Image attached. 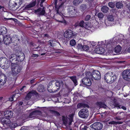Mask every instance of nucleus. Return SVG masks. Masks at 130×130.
Masks as SVG:
<instances>
[{"mask_svg": "<svg viewBox=\"0 0 130 130\" xmlns=\"http://www.w3.org/2000/svg\"><path fill=\"white\" fill-rule=\"evenodd\" d=\"M79 25L80 26L82 27H84L86 28V23H85L83 21H81L79 23Z\"/></svg>", "mask_w": 130, "mask_h": 130, "instance_id": "nucleus-30", "label": "nucleus"}, {"mask_svg": "<svg viewBox=\"0 0 130 130\" xmlns=\"http://www.w3.org/2000/svg\"><path fill=\"white\" fill-rule=\"evenodd\" d=\"M9 58L10 59H12V60L15 59L16 60H19L22 61V60H23L24 59V55L22 56H20L16 55L13 54H11L9 57Z\"/></svg>", "mask_w": 130, "mask_h": 130, "instance_id": "nucleus-10", "label": "nucleus"}, {"mask_svg": "<svg viewBox=\"0 0 130 130\" xmlns=\"http://www.w3.org/2000/svg\"><path fill=\"white\" fill-rule=\"evenodd\" d=\"M70 44L72 46H74L76 44V42L74 40H72L70 42Z\"/></svg>", "mask_w": 130, "mask_h": 130, "instance_id": "nucleus-38", "label": "nucleus"}, {"mask_svg": "<svg viewBox=\"0 0 130 130\" xmlns=\"http://www.w3.org/2000/svg\"><path fill=\"white\" fill-rule=\"evenodd\" d=\"M90 79L91 78H89V77H88L86 76V77L82 79L81 82L84 85L88 86H90L91 84Z\"/></svg>", "mask_w": 130, "mask_h": 130, "instance_id": "nucleus-11", "label": "nucleus"}, {"mask_svg": "<svg viewBox=\"0 0 130 130\" xmlns=\"http://www.w3.org/2000/svg\"><path fill=\"white\" fill-rule=\"evenodd\" d=\"M55 112H56V113H57V115H60L59 114V113H58V112H57V111H55Z\"/></svg>", "mask_w": 130, "mask_h": 130, "instance_id": "nucleus-62", "label": "nucleus"}, {"mask_svg": "<svg viewBox=\"0 0 130 130\" xmlns=\"http://www.w3.org/2000/svg\"><path fill=\"white\" fill-rule=\"evenodd\" d=\"M98 16L100 19H102L104 17L103 14L101 13H99L98 14Z\"/></svg>", "mask_w": 130, "mask_h": 130, "instance_id": "nucleus-42", "label": "nucleus"}, {"mask_svg": "<svg viewBox=\"0 0 130 130\" xmlns=\"http://www.w3.org/2000/svg\"><path fill=\"white\" fill-rule=\"evenodd\" d=\"M98 43H101V44H99L101 45H102L103 44V42L102 41H101V42H99Z\"/></svg>", "mask_w": 130, "mask_h": 130, "instance_id": "nucleus-59", "label": "nucleus"}, {"mask_svg": "<svg viewBox=\"0 0 130 130\" xmlns=\"http://www.w3.org/2000/svg\"><path fill=\"white\" fill-rule=\"evenodd\" d=\"M127 51L129 52H130V47H129L127 49Z\"/></svg>", "mask_w": 130, "mask_h": 130, "instance_id": "nucleus-58", "label": "nucleus"}, {"mask_svg": "<svg viewBox=\"0 0 130 130\" xmlns=\"http://www.w3.org/2000/svg\"><path fill=\"white\" fill-rule=\"evenodd\" d=\"M105 24L107 26H109L111 25L109 23H108L107 22V21H105Z\"/></svg>", "mask_w": 130, "mask_h": 130, "instance_id": "nucleus-47", "label": "nucleus"}, {"mask_svg": "<svg viewBox=\"0 0 130 130\" xmlns=\"http://www.w3.org/2000/svg\"><path fill=\"white\" fill-rule=\"evenodd\" d=\"M0 9H2V10L3 11H5V9L2 6L0 5Z\"/></svg>", "mask_w": 130, "mask_h": 130, "instance_id": "nucleus-50", "label": "nucleus"}, {"mask_svg": "<svg viewBox=\"0 0 130 130\" xmlns=\"http://www.w3.org/2000/svg\"><path fill=\"white\" fill-rule=\"evenodd\" d=\"M83 1V0H74L73 2V4L75 5H77L81 3Z\"/></svg>", "mask_w": 130, "mask_h": 130, "instance_id": "nucleus-29", "label": "nucleus"}, {"mask_svg": "<svg viewBox=\"0 0 130 130\" xmlns=\"http://www.w3.org/2000/svg\"><path fill=\"white\" fill-rule=\"evenodd\" d=\"M109 6L111 8H113L115 6V4L112 2H110L108 3Z\"/></svg>", "mask_w": 130, "mask_h": 130, "instance_id": "nucleus-40", "label": "nucleus"}, {"mask_svg": "<svg viewBox=\"0 0 130 130\" xmlns=\"http://www.w3.org/2000/svg\"><path fill=\"white\" fill-rule=\"evenodd\" d=\"M25 87V86H23L22 88L20 89V91H22L23 89Z\"/></svg>", "mask_w": 130, "mask_h": 130, "instance_id": "nucleus-55", "label": "nucleus"}, {"mask_svg": "<svg viewBox=\"0 0 130 130\" xmlns=\"http://www.w3.org/2000/svg\"><path fill=\"white\" fill-rule=\"evenodd\" d=\"M90 127L96 130H100L103 127V124L99 122L94 123L90 125Z\"/></svg>", "mask_w": 130, "mask_h": 130, "instance_id": "nucleus-9", "label": "nucleus"}, {"mask_svg": "<svg viewBox=\"0 0 130 130\" xmlns=\"http://www.w3.org/2000/svg\"><path fill=\"white\" fill-rule=\"evenodd\" d=\"M72 32V31L71 30L68 29L66 31V32Z\"/></svg>", "mask_w": 130, "mask_h": 130, "instance_id": "nucleus-49", "label": "nucleus"}, {"mask_svg": "<svg viewBox=\"0 0 130 130\" xmlns=\"http://www.w3.org/2000/svg\"><path fill=\"white\" fill-rule=\"evenodd\" d=\"M55 84L56 86L58 87V88H57V89H58L59 88V87L60 86V84L59 82L56 81L55 83Z\"/></svg>", "mask_w": 130, "mask_h": 130, "instance_id": "nucleus-45", "label": "nucleus"}, {"mask_svg": "<svg viewBox=\"0 0 130 130\" xmlns=\"http://www.w3.org/2000/svg\"><path fill=\"white\" fill-rule=\"evenodd\" d=\"M116 119L118 120H121L122 119V118H120L119 117H117L115 118Z\"/></svg>", "mask_w": 130, "mask_h": 130, "instance_id": "nucleus-48", "label": "nucleus"}, {"mask_svg": "<svg viewBox=\"0 0 130 130\" xmlns=\"http://www.w3.org/2000/svg\"><path fill=\"white\" fill-rule=\"evenodd\" d=\"M107 20L108 21L112 22L114 19L113 16L111 15H107Z\"/></svg>", "mask_w": 130, "mask_h": 130, "instance_id": "nucleus-27", "label": "nucleus"}, {"mask_svg": "<svg viewBox=\"0 0 130 130\" xmlns=\"http://www.w3.org/2000/svg\"><path fill=\"white\" fill-rule=\"evenodd\" d=\"M36 2H33L30 3L29 4L27 5L25 7V9L26 10L28 9L29 8L33 7L35 6L36 5Z\"/></svg>", "mask_w": 130, "mask_h": 130, "instance_id": "nucleus-19", "label": "nucleus"}, {"mask_svg": "<svg viewBox=\"0 0 130 130\" xmlns=\"http://www.w3.org/2000/svg\"><path fill=\"white\" fill-rule=\"evenodd\" d=\"M116 6L118 8H121L123 7V4L119 2L116 3Z\"/></svg>", "mask_w": 130, "mask_h": 130, "instance_id": "nucleus-32", "label": "nucleus"}, {"mask_svg": "<svg viewBox=\"0 0 130 130\" xmlns=\"http://www.w3.org/2000/svg\"><path fill=\"white\" fill-rule=\"evenodd\" d=\"M85 75L87 77H89L92 80H99L101 77L100 73L98 71H94L91 73L87 71L86 72Z\"/></svg>", "mask_w": 130, "mask_h": 130, "instance_id": "nucleus-1", "label": "nucleus"}, {"mask_svg": "<svg viewBox=\"0 0 130 130\" xmlns=\"http://www.w3.org/2000/svg\"><path fill=\"white\" fill-rule=\"evenodd\" d=\"M82 130H86V129L85 128H82Z\"/></svg>", "mask_w": 130, "mask_h": 130, "instance_id": "nucleus-64", "label": "nucleus"}, {"mask_svg": "<svg viewBox=\"0 0 130 130\" xmlns=\"http://www.w3.org/2000/svg\"><path fill=\"white\" fill-rule=\"evenodd\" d=\"M115 105L116 106L118 107V109L121 108L125 110L126 109V108L125 107L123 106H121L119 105L118 104H115Z\"/></svg>", "mask_w": 130, "mask_h": 130, "instance_id": "nucleus-35", "label": "nucleus"}, {"mask_svg": "<svg viewBox=\"0 0 130 130\" xmlns=\"http://www.w3.org/2000/svg\"><path fill=\"white\" fill-rule=\"evenodd\" d=\"M35 12L39 15H43L45 13V8L43 7L42 9L40 8L35 11Z\"/></svg>", "mask_w": 130, "mask_h": 130, "instance_id": "nucleus-15", "label": "nucleus"}, {"mask_svg": "<svg viewBox=\"0 0 130 130\" xmlns=\"http://www.w3.org/2000/svg\"><path fill=\"white\" fill-rule=\"evenodd\" d=\"M62 120L63 124L65 125H66L67 123V118L64 117H62Z\"/></svg>", "mask_w": 130, "mask_h": 130, "instance_id": "nucleus-37", "label": "nucleus"}, {"mask_svg": "<svg viewBox=\"0 0 130 130\" xmlns=\"http://www.w3.org/2000/svg\"><path fill=\"white\" fill-rule=\"evenodd\" d=\"M90 17L91 16L90 15H87L86 16L85 18V20L86 21H88L90 20Z\"/></svg>", "mask_w": 130, "mask_h": 130, "instance_id": "nucleus-43", "label": "nucleus"}, {"mask_svg": "<svg viewBox=\"0 0 130 130\" xmlns=\"http://www.w3.org/2000/svg\"><path fill=\"white\" fill-rule=\"evenodd\" d=\"M123 78L127 80H130V70H127L123 71L122 74Z\"/></svg>", "mask_w": 130, "mask_h": 130, "instance_id": "nucleus-8", "label": "nucleus"}, {"mask_svg": "<svg viewBox=\"0 0 130 130\" xmlns=\"http://www.w3.org/2000/svg\"><path fill=\"white\" fill-rule=\"evenodd\" d=\"M1 122L3 124H6L12 128H15L19 125L15 123H11L10 120L6 118H2L1 119Z\"/></svg>", "mask_w": 130, "mask_h": 130, "instance_id": "nucleus-3", "label": "nucleus"}, {"mask_svg": "<svg viewBox=\"0 0 130 130\" xmlns=\"http://www.w3.org/2000/svg\"><path fill=\"white\" fill-rule=\"evenodd\" d=\"M67 10L68 14L71 17L75 15L77 12L76 9L73 6L68 7Z\"/></svg>", "mask_w": 130, "mask_h": 130, "instance_id": "nucleus-6", "label": "nucleus"}, {"mask_svg": "<svg viewBox=\"0 0 130 130\" xmlns=\"http://www.w3.org/2000/svg\"><path fill=\"white\" fill-rule=\"evenodd\" d=\"M55 7L56 8V10L57 12V13L58 14L60 15L61 16V15H62V14L60 12H61V11L62 10V5H63V4H61V5H59V6L58 7L57 6V2L56 1L55 2Z\"/></svg>", "mask_w": 130, "mask_h": 130, "instance_id": "nucleus-14", "label": "nucleus"}, {"mask_svg": "<svg viewBox=\"0 0 130 130\" xmlns=\"http://www.w3.org/2000/svg\"><path fill=\"white\" fill-rule=\"evenodd\" d=\"M37 112V111H34L30 114L29 116V118H32L35 115Z\"/></svg>", "mask_w": 130, "mask_h": 130, "instance_id": "nucleus-36", "label": "nucleus"}, {"mask_svg": "<svg viewBox=\"0 0 130 130\" xmlns=\"http://www.w3.org/2000/svg\"><path fill=\"white\" fill-rule=\"evenodd\" d=\"M49 42L51 46H54V45L53 43L54 41L53 40H49Z\"/></svg>", "mask_w": 130, "mask_h": 130, "instance_id": "nucleus-44", "label": "nucleus"}, {"mask_svg": "<svg viewBox=\"0 0 130 130\" xmlns=\"http://www.w3.org/2000/svg\"><path fill=\"white\" fill-rule=\"evenodd\" d=\"M73 33H64V35L65 37L67 38H72L73 36Z\"/></svg>", "mask_w": 130, "mask_h": 130, "instance_id": "nucleus-22", "label": "nucleus"}, {"mask_svg": "<svg viewBox=\"0 0 130 130\" xmlns=\"http://www.w3.org/2000/svg\"><path fill=\"white\" fill-rule=\"evenodd\" d=\"M105 49L102 47H99L96 48L94 50L95 52L99 54H103L105 51Z\"/></svg>", "mask_w": 130, "mask_h": 130, "instance_id": "nucleus-16", "label": "nucleus"}, {"mask_svg": "<svg viewBox=\"0 0 130 130\" xmlns=\"http://www.w3.org/2000/svg\"><path fill=\"white\" fill-rule=\"evenodd\" d=\"M109 124H121L123 123V122H116L114 121H112L108 123Z\"/></svg>", "mask_w": 130, "mask_h": 130, "instance_id": "nucleus-34", "label": "nucleus"}, {"mask_svg": "<svg viewBox=\"0 0 130 130\" xmlns=\"http://www.w3.org/2000/svg\"><path fill=\"white\" fill-rule=\"evenodd\" d=\"M89 113L87 109L84 108L80 110L78 113V115L80 117L85 118L88 117Z\"/></svg>", "mask_w": 130, "mask_h": 130, "instance_id": "nucleus-5", "label": "nucleus"}, {"mask_svg": "<svg viewBox=\"0 0 130 130\" xmlns=\"http://www.w3.org/2000/svg\"><path fill=\"white\" fill-rule=\"evenodd\" d=\"M44 90V88L43 86L41 85V86H40L38 87V90L40 92L43 91Z\"/></svg>", "mask_w": 130, "mask_h": 130, "instance_id": "nucleus-41", "label": "nucleus"}, {"mask_svg": "<svg viewBox=\"0 0 130 130\" xmlns=\"http://www.w3.org/2000/svg\"><path fill=\"white\" fill-rule=\"evenodd\" d=\"M23 103L21 102H18V105L20 106L22 105L23 104Z\"/></svg>", "mask_w": 130, "mask_h": 130, "instance_id": "nucleus-53", "label": "nucleus"}, {"mask_svg": "<svg viewBox=\"0 0 130 130\" xmlns=\"http://www.w3.org/2000/svg\"><path fill=\"white\" fill-rule=\"evenodd\" d=\"M18 94L17 93L15 94L14 95H13L12 96L10 97L9 98V100L10 101H13L14 99L15 100H16L17 99L18 97V96H17V95Z\"/></svg>", "mask_w": 130, "mask_h": 130, "instance_id": "nucleus-24", "label": "nucleus"}, {"mask_svg": "<svg viewBox=\"0 0 130 130\" xmlns=\"http://www.w3.org/2000/svg\"><path fill=\"white\" fill-rule=\"evenodd\" d=\"M62 22H64L65 24H66L67 23V22H66V21H65V20H64Z\"/></svg>", "mask_w": 130, "mask_h": 130, "instance_id": "nucleus-61", "label": "nucleus"}, {"mask_svg": "<svg viewBox=\"0 0 130 130\" xmlns=\"http://www.w3.org/2000/svg\"><path fill=\"white\" fill-rule=\"evenodd\" d=\"M39 55L38 54H33L32 55L33 57H38Z\"/></svg>", "mask_w": 130, "mask_h": 130, "instance_id": "nucleus-46", "label": "nucleus"}, {"mask_svg": "<svg viewBox=\"0 0 130 130\" xmlns=\"http://www.w3.org/2000/svg\"><path fill=\"white\" fill-rule=\"evenodd\" d=\"M88 106L87 104L83 103H79L77 105V107L78 108H79L81 107H88Z\"/></svg>", "mask_w": 130, "mask_h": 130, "instance_id": "nucleus-26", "label": "nucleus"}, {"mask_svg": "<svg viewBox=\"0 0 130 130\" xmlns=\"http://www.w3.org/2000/svg\"><path fill=\"white\" fill-rule=\"evenodd\" d=\"M11 74L13 76H15L19 73L21 70V68L19 65L14 63L11 64Z\"/></svg>", "mask_w": 130, "mask_h": 130, "instance_id": "nucleus-4", "label": "nucleus"}, {"mask_svg": "<svg viewBox=\"0 0 130 130\" xmlns=\"http://www.w3.org/2000/svg\"><path fill=\"white\" fill-rule=\"evenodd\" d=\"M10 66L9 61L5 57L0 58V66L4 69H8Z\"/></svg>", "mask_w": 130, "mask_h": 130, "instance_id": "nucleus-2", "label": "nucleus"}, {"mask_svg": "<svg viewBox=\"0 0 130 130\" xmlns=\"http://www.w3.org/2000/svg\"><path fill=\"white\" fill-rule=\"evenodd\" d=\"M34 51H42V50L39 49L40 47V46H37L36 45L34 44L32 47Z\"/></svg>", "mask_w": 130, "mask_h": 130, "instance_id": "nucleus-21", "label": "nucleus"}, {"mask_svg": "<svg viewBox=\"0 0 130 130\" xmlns=\"http://www.w3.org/2000/svg\"><path fill=\"white\" fill-rule=\"evenodd\" d=\"M49 87H50L49 86L48 87L47 90L49 92H52V91L51 89H49Z\"/></svg>", "mask_w": 130, "mask_h": 130, "instance_id": "nucleus-52", "label": "nucleus"}, {"mask_svg": "<svg viewBox=\"0 0 130 130\" xmlns=\"http://www.w3.org/2000/svg\"><path fill=\"white\" fill-rule=\"evenodd\" d=\"M19 2V3L20 4H21L22 3V0H17Z\"/></svg>", "mask_w": 130, "mask_h": 130, "instance_id": "nucleus-54", "label": "nucleus"}, {"mask_svg": "<svg viewBox=\"0 0 130 130\" xmlns=\"http://www.w3.org/2000/svg\"><path fill=\"white\" fill-rule=\"evenodd\" d=\"M121 50V47L119 45H118L115 48V52L117 53L120 52Z\"/></svg>", "mask_w": 130, "mask_h": 130, "instance_id": "nucleus-23", "label": "nucleus"}, {"mask_svg": "<svg viewBox=\"0 0 130 130\" xmlns=\"http://www.w3.org/2000/svg\"><path fill=\"white\" fill-rule=\"evenodd\" d=\"M113 75V72H109L106 74L104 76V79L105 81L107 83H111V76Z\"/></svg>", "mask_w": 130, "mask_h": 130, "instance_id": "nucleus-7", "label": "nucleus"}, {"mask_svg": "<svg viewBox=\"0 0 130 130\" xmlns=\"http://www.w3.org/2000/svg\"><path fill=\"white\" fill-rule=\"evenodd\" d=\"M36 93L35 91H31L29 92L25 98V99L26 100H29L31 98V96L35 94Z\"/></svg>", "mask_w": 130, "mask_h": 130, "instance_id": "nucleus-18", "label": "nucleus"}, {"mask_svg": "<svg viewBox=\"0 0 130 130\" xmlns=\"http://www.w3.org/2000/svg\"><path fill=\"white\" fill-rule=\"evenodd\" d=\"M117 76L116 74H114L113 73V75L111 76V82L112 83L115 80L117 79Z\"/></svg>", "mask_w": 130, "mask_h": 130, "instance_id": "nucleus-33", "label": "nucleus"}, {"mask_svg": "<svg viewBox=\"0 0 130 130\" xmlns=\"http://www.w3.org/2000/svg\"><path fill=\"white\" fill-rule=\"evenodd\" d=\"M7 77L4 74H2L0 76V86H3L6 83Z\"/></svg>", "mask_w": 130, "mask_h": 130, "instance_id": "nucleus-12", "label": "nucleus"}, {"mask_svg": "<svg viewBox=\"0 0 130 130\" xmlns=\"http://www.w3.org/2000/svg\"><path fill=\"white\" fill-rule=\"evenodd\" d=\"M34 81V79H32V80H31L30 81V83L31 84H32V83H33V82Z\"/></svg>", "mask_w": 130, "mask_h": 130, "instance_id": "nucleus-56", "label": "nucleus"}, {"mask_svg": "<svg viewBox=\"0 0 130 130\" xmlns=\"http://www.w3.org/2000/svg\"><path fill=\"white\" fill-rule=\"evenodd\" d=\"M53 82V81H51V82H50V83H49V85L50 86H51V85L52 84V82Z\"/></svg>", "mask_w": 130, "mask_h": 130, "instance_id": "nucleus-57", "label": "nucleus"}, {"mask_svg": "<svg viewBox=\"0 0 130 130\" xmlns=\"http://www.w3.org/2000/svg\"><path fill=\"white\" fill-rule=\"evenodd\" d=\"M13 115L12 111L9 110H7L4 113L5 116L7 118H11L12 116Z\"/></svg>", "mask_w": 130, "mask_h": 130, "instance_id": "nucleus-17", "label": "nucleus"}, {"mask_svg": "<svg viewBox=\"0 0 130 130\" xmlns=\"http://www.w3.org/2000/svg\"><path fill=\"white\" fill-rule=\"evenodd\" d=\"M81 45V47L83 50L85 51H87L89 50V47L87 45Z\"/></svg>", "mask_w": 130, "mask_h": 130, "instance_id": "nucleus-31", "label": "nucleus"}, {"mask_svg": "<svg viewBox=\"0 0 130 130\" xmlns=\"http://www.w3.org/2000/svg\"><path fill=\"white\" fill-rule=\"evenodd\" d=\"M96 104L97 106L100 107H103V108H106V105L104 103L102 102H98Z\"/></svg>", "mask_w": 130, "mask_h": 130, "instance_id": "nucleus-20", "label": "nucleus"}, {"mask_svg": "<svg viewBox=\"0 0 130 130\" xmlns=\"http://www.w3.org/2000/svg\"><path fill=\"white\" fill-rule=\"evenodd\" d=\"M70 120V123L69 125H70L72 122V121L73 119L72 118H71L70 119H69Z\"/></svg>", "mask_w": 130, "mask_h": 130, "instance_id": "nucleus-51", "label": "nucleus"}, {"mask_svg": "<svg viewBox=\"0 0 130 130\" xmlns=\"http://www.w3.org/2000/svg\"><path fill=\"white\" fill-rule=\"evenodd\" d=\"M6 31V29L5 27H3L0 28V32H3Z\"/></svg>", "mask_w": 130, "mask_h": 130, "instance_id": "nucleus-39", "label": "nucleus"}, {"mask_svg": "<svg viewBox=\"0 0 130 130\" xmlns=\"http://www.w3.org/2000/svg\"><path fill=\"white\" fill-rule=\"evenodd\" d=\"M43 36H45L46 37H48V35L47 34H45V35H43Z\"/></svg>", "mask_w": 130, "mask_h": 130, "instance_id": "nucleus-60", "label": "nucleus"}, {"mask_svg": "<svg viewBox=\"0 0 130 130\" xmlns=\"http://www.w3.org/2000/svg\"><path fill=\"white\" fill-rule=\"evenodd\" d=\"M12 38L9 35H6L4 38V43L7 45L12 42Z\"/></svg>", "mask_w": 130, "mask_h": 130, "instance_id": "nucleus-13", "label": "nucleus"}, {"mask_svg": "<svg viewBox=\"0 0 130 130\" xmlns=\"http://www.w3.org/2000/svg\"><path fill=\"white\" fill-rule=\"evenodd\" d=\"M69 77L73 82L75 86L77 85V84L76 76H70Z\"/></svg>", "mask_w": 130, "mask_h": 130, "instance_id": "nucleus-28", "label": "nucleus"}, {"mask_svg": "<svg viewBox=\"0 0 130 130\" xmlns=\"http://www.w3.org/2000/svg\"><path fill=\"white\" fill-rule=\"evenodd\" d=\"M45 53H43L41 54V55H45Z\"/></svg>", "mask_w": 130, "mask_h": 130, "instance_id": "nucleus-63", "label": "nucleus"}, {"mask_svg": "<svg viewBox=\"0 0 130 130\" xmlns=\"http://www.w3.org/2000/svg\"><path fill=\"white\" fill-rule=\"evenodd\" d=\"M108 7L106 6H104L102 7L101 11L104 13H107L108 11Z\"/></svg>", "mask_w": 130, "mask_h": 130, "instance_id": "nucleus-25", "label": "nucleus"}]
</instances>
